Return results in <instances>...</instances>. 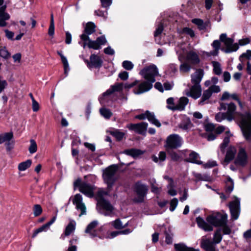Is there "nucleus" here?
I'll list each match as a JSON object with an SVG mask.
<instances>
[{
	"instance_id": "nucleus-1",
	"label": "nucleus",
	"mask_w": 251,
	"mask_h": 251,
	"mask_svg": "<svg viewBox=\"0 0 251 251\" xmlns=\"http://www.w3.org/2000/svg\"><path fill=\"white\" fill-rule=\"evenodd\" d=\"M227 218L226 214L217 213L207 217L206 221L209 224L200 217L196 218V222L198 226L205 231L213 230V226L218 227L214 235H221V231L224 234H230L233 233L230 227L227 224Z\"/></svg>"
},
{
	"instance_id": "nucleus-2",
	"label": "nucleus",
	"mask_w": 251,
	"mask_h": 251,
	"mask_svg": "<svg viewBox=\"0 0 251 251\" xmlns=\"http://www.w3.org/2000/svg\"><path fill=\"white\" fill-rule=\"evenodd\" d=\"M118 170L117 165H113L103 170L102 177L104 183L107 184L108 190H112L113 186L117 177L116 176Z\"/></svg>"
},
{
	"instance_id": "nucleus-3",
	"label": "nucleus",
	"mask_w": 251,
	"mask_h": 251,
	"mask_svg": "<svg viewBox=\"0 0 251 251\" xmlns=\"http://www.w3.org/2000/svg\"><path fill=\"white\" fill-rule=\"evenodd\" d=\"M240 127L245 138L247 140L251 138V114L246 112L241 116Z\"/></svg>"
},
{
	"instance_id": "nucleus-4",
	"label": "nucleus",
	"mask_w": 251,
	"mask_h": 251,
	"mask_svg": "<svg viewBox=\"0 0 251 251\" xmlns=\"http://www.w3.org/2000/svg\"><path fill=\"white\" fill-rule=\"evenodd\" d=\"M182 143V138L178 135L174 134L169 135L167 138L164 146L166 151H169L170 150L179 148Z\"/></svg>"
},
{
	"instance_id": "nucleus-5",
	"label": "nucleus",
	"mask_w": 251,
	"mask_h": 251,
	"mask_svg": "<svg viewBox=\"0 0 251 251\" xmlns=\"http://www.w3.org/2000/svg\"><path fill=\"white\" fill-rule=\"evenodd\" d=\"M139 74L146 80H149L154 83L155 81V76L158 75V73L156 66L154 65H151L144 68L140 71Z\"/></svg>"
},
{
	"instance_id": "nucleus-6",
	"label": "nucleus",
	"mask_w": 251,
	"mask_h": 251,
	"mask_svg": "<svg viewBox=\"0 0 251 251\" xmlns=\"http://www.w3.org/2000/svg\"><path fill=\"white\" fill-rule=\"evenodd\" d=\"M135 191L137 196L134 198V201L136 202H143L148 191L147 185L137 182L135 186Z\"/></svg>"
},
{
	"instance_id": "nucleus-7",
	"label": "nucleus",
	"mask_w": 251,
	"mask_h": 251,
	"mask_svg": "<svg viewBox=\"0 0 251 251\" xmlns=\"http://www.w3.org/2000/svg\"><path fill=\"white\" fill-rule=\"evenodd\" d=\"M219 109L220 110H226L225 114L226 115V119L227 121H231L234 119V114L236 109V106L234 103L232 102L229 103L221 102L220 103Z\"/></svg>"
},
{
	"instance_id": "nucleus-8",
	"label": "nucleus",
	"mask_w": 251,
	"mask_h": 251,
	"mask_svg": "<svg viewBox=\"0 0 251 251\" xmlns=\"http://www.w3.org/2000/svg\"><path fill=\"white\" fill-rule=\"evenodd\" d=\"M222 236H213L212 240L206 239L203 240L201 242V247L206 251H217L215 245L219 243L222 240Z\"/></svg>"
},
{
	"instance_id": "nucleus-9",
	"label": "nucleus",
	"mask_w": 251,
	"mask_h": 251,
	"mask_svg": "<svg viewBox=\"0 0 251 251\" xmlns=\"http://www.w3.org/2000/svg\"><path fill=\"white\" fill-rule=\"evenodd\" d=\"M221 89L219 86L212 85L208 89L204 90L202 95L201 98L199 102V104L202 105L208 103V100L211 97L213 93H218Z\"/></svg>"
},
{
	"instance_id": "nucleus-10",
	"label": "nucleus",
	"mask_w": 251,
	"mask_h": 251,
	"mask_svg": "<svg viewBox=\"0 0 251 251\" xmlns=\"http://www.w3.org/2000/svg\"><path fill=\"white\" fill-rule=\"evenodd\" d=\"M220 39L226 46L225 52L226 53L236 51L239 48L238 45L236 43L233 44V40L230 38H227L226 34H222L220 35Z\"/></svg>"
},
{
	"instance_id": "nucleus-11",
	"label": "nucleus",
	"mask_w": 251,
	"mask_h": 251,
	"mask_svg": "<svg viewBox=\"0 0 251 251\" xmlns=\"http://www.w3.org/2000/svg\"><path fill=\"white\" fill-rule=\"evenodd\" d=\"M202 89L201 85L192 84L189 88L185 91V94L193 98L195 100L198 99L201 95Z\"/></svg>"
},
{
	"instance_id": "nucleus-12",
	"label": "nucleus",
	"mask_w": 251,
	"mask_h": 251,
	"mask_svg": "<svg viewBox=\"0 0 251 251\" xmlns=\"http://www.w3.org/2000/svg\"><path fill=\"white\" fill-rule=\"evenodd\" d=\"M148 126L147 123L141 122L138 124H131L128 125L127 127L129 130H133L138 134L145 135Z\"/></svg>"
},
{
	"instance_id": "nucleus-13",
	"label": "nucleus",
	"mask_w": 251,
	"mask_h": 251,
	"mask_svg": "<svg viewBox=\"0 0 251 251\" xmlns=\"http://www.w3.org/2000/svg\"><path fill=\"white\" fill-rule=\"evenodd\" d=\"M97 207L98 209H103L106 211L103 213L105 216H108L111 213L113 209V206L110 202L104 199H100L97 200Z\"/></svg>"
},
{
	"instance_id": "nucleus-14",
	"label": "nucleus",
	"mask_w": 251,
	"mask_h": 251,
	"mask_svg": "<svg viewBox=\"0 0 251 251\" xmlns=\"http://www.w3.org/2000/svg\"><path fill=\"white\" fill-rule=\"evenodd\" d=\"M73 202L75 205L76 208L81 211L79 215V217L86 214V207L85 204L82 202V197L81 195L79 194L75 195L73 200Z\"/></svg>"
},
{
	"instance_id": "nucleus-15",
	"label": "nucleus",
	"mask_w": 251,
	"mask_h": 251,
	"mask_svg": "<svg viewBox=\"0 0 251 251\" xmlns=\"http://www.w3.org/2000/svg\"><path fill=\"white\" fill-rule=\"evenodd\" d=\"M232 218L237 220L240 214V201L238 199L230 202L229 204Z\"/></svg>"
},
{
	"instance_id": "nucleus-16",
	"label": "nucleus",
	"mask_w": 251,
	"mask_h": 251,
	"mask_svg": "<svg viewBox=\"0 0 251 251\" xmlns=\"http://www.w3.org/2000/svg\"><path fill=\"white\" fill-rule=\"evenodd\" d=\"M149 80L142 82L133 90L134 93L139 95L149 91L152 87V83Z\"/></svg>"
},
{
	"instance_id": "nucleus-17",
	"label": "nucleus",
	"mask_w": 251,
	"mask_h": 251,
	"mask_svg": "<svg viewBox=\"0 0 251 251\" xmlns=\"http://www.w3.org/2000/svg\"><path fill=\"white\" fill-rule=\"evenodd\" d=\"M95 187L86 182H83L79 188V191L89 198L94 196V191Z\"/></svg>"
},
{
	"instance_id": "nucleus-18",
	"label": "nucleus",
	"mask_w": 251,
	"mask_h": 251,
	"mask_svg": "<svg viewBox=\"0 0 251 251\" xmlns=\"http://www.w3.org/2000/svg\"><path fill=\"white\" fill-rule=\"evenodd\" d=\"M204 75L202 69H197L194 73L191 75V82L192 84L201 85L200 83Z\"/></svg>"
},
{
	"instance_id": "nucleus-19",
	"label": "nucleus",
	"mask_w": 251,
	"mask_h": 251,
	"mask_svg": "<svg viewBox=\"0 0 251 251\" xmlns=\"http://www.w3.org/2000/svg\"><path fill=\"white\" fill-rule=\"evenodd\" d=\"M247 153L244 149L241 148L239 151L235 163L238 165L244 166L247 164Z\"/></svg>"
},
{
	"instance_id": "nucleus-20",
	"label": "nucleus",
	"mask_w": 251,
	"mask_h": 251,
	"mask_svg": "<svg viewBox=\"0 0 251 251\" xmlns=\"http://www.w3.org/2000/svg\"><path fill=\"white\" fill-rule=\"evenodd\" d=\"M13 134L12 132H7L0 134V144L6 142L7 149L10 150L9 146L10 145V141L13 138Z\"/></svg>"
},
{
	"instance_id": "nucleus-21",
	"label": "nucleus",
	"mask_w": 251,
	"mask_h": 251,
	"mask_svg": "<svg viewBox=\"0 0 251 251\" xmlns=\"http://www.w3.org/2000/svg\"><path fill=\"white\" fill-rule=\"evenodd\" d=\"M123 84L122 83H117L114 85L111 86L103 94V96L110 95L115 92H120L123 90Z\"/></svg>"
},
{
	"instance_id": "nucleus-22",
	"label": "nucleus",
	"mask_w": 251,
	"mask_h": 251,
	"mask_svg": "<svg viewBox=\"0 0 251 251\" xmlns=\"http://www.w3.org/2000/svg\"><path fill=\"white\" fill-rule=\"evenodd\" d=\"M189 99L186 97H181L179 100L178 103L176 105V107H171L172 110H183L184 109L185 106L188 104Z\"/></svg>"
},
{
	"instance_id": "nucleus-23",
	"label": "nucleus",
	"mask_w": 251,
	"mask_h": 251,
	"mask_svg": "<svg viewBox=\"0 0 251 251\" xmlns=\"http://www.w3.org/2000/svg\"><path fill=\"white\" fill-rule=\"evenodd\" d=\"M56 219V216H54L49 222L35 230L33 233V235H36L41 232L46 231L49 230L50 226L55 221Z\"/></svg>"
},
{
	"instance_id": "nucleus-24",
	"label": "nucleus",
	"mask_w": 251,
	"mask_h": 251,
	"mask_svg": "<svg viewBox=\"0 0 251 251\" xmlns=\"http://www.w3.org/2000/svg\"><path fill=\"white\" fill-rule=\"evenodd\" d=\"M90 60L91 61V68H100L102 66V60L99 56L95 54H93L90 56Z\"/></svg>"
},
{
	"instance_id": "nucleus-25",
	"label": "nucleus",
	"mask_w": 251,
	"mask_h": 251,
	"mask_svg": "<svg viewBox=\"0 0 251 251\" xmlns=\"http://www.w3.org/2000/svg\"><path fill=\"white\" fill-rule=\"evenodd\" d=\"M199 155L195 151H192L189 154V157L185 160L186 162L201 165L202 164V161L199 160Z\"/></svg>"
},
{
	"instance_id": "nucleus-26",
	"label": "nucleus",
	"mask_w": 251,
	"mask_h": 251,
	"mask_svg": "<svg viewBox=\"0 0 251 251\" xmlns=\"http://www.w3.org/2000/svg\"><path fill=\"white\" fill-rule=\"evenodd\" d=\"M236 152V150L234 147H230L226 151L224 161L228 163L234 158Z\"/></svg>"
},
{
	"instance_id": "nucleus-27",
	"label": "nucleus",
	"mask_w": 251,
	"mask_h": 251,
	"mask_svg": "<svg viewBox=\"0 0 251 251\" xmlns=\"http://www.w3.org/2000/svg\"><path fill=\"white\" fill-rule=\"evenodd\" d=\"M186 59L193 64H197L200 61L197 53L192 50L189 51L187 53Z\"/></svg>"
},
{
	"instance_id": "nucleus-28",
	"label": "nucleus",
	"mask_w": 251,
	"mask_h": 251,
	"mask_svg": "<svg viewBox=\"0 0 251 251\" xmlns=\"http://www.w3.org/2000/svg\"><path fill=\"white\" fill-rule=\"evenodd\" d=\"M124 153L135 158L143 154L144 153V151L139 149H131L125 150L124 151Z\"/></svg>"
},
{
	"instance_id": "nucleus-29",
	"label": "nucleus",
	"mask_w": 251,
	"mask_h": 251,
	"mask_svg": "<svg viewBox=\"0 0 251 251\" xmlns=\"http://www.w3.org/2000/svg\"><path fill=\"white\" fill-rule=\"evenodd\" d=\"M151 158L155 163L160 164L166 160V153L165 151H161L159 152L158 157L152 155Z\"/></svg>"
},
{
	"instance_id": "nucleus-30",
	"label": "nucleus",
	"mask_w": 251,
	"mask_h": 251,
	"mask_svg": "<svg viewBox=\"0 0 251 251\" xmlns=\"http://www.w3.org/2000/svg\"><path fill=\"white\" fill-rule=\"evenodd\" d=\"M76 223L74 220H71L69 224L67 226L65 230V235H69L73 234L75 229Z\"/></svg>"
},
{
	"instance_id": "nucleus-31",
	"label": "nucleus",
	"mask_w": 251,
	"mask_h": 251,
	"mask_svg": "<svg viewBox=\"0 0 251 251\" xmlns=\"http://www.w3.org/2000/svg\"><path fill=\"white\" fill-rule=\"evenodd\" d=\"M175 248L176 251H200L199 249L188 248L185 244L182 243L175 244Z\"/></svg>"
},
{
	"instance_id": "nucleus-32",
	"label": "nucleus",
	"mask_w": 251,
	"mask_h": 251,
	"mask_svg": "<svg viewBox=\"0 0 251 251\" xmlns=\"http://www.w3.org/2000/svg\"><path fill=\"white\" fill-rule=\"evenodd\" d=\"M147 113H148L147 119L152 124L155 125L157 127H160L161 126V123L159 121L155 118V115L153 113L147 110Z\"/></svg>"
},
{
	"instance_id": "nucleus-33",
	"label": "nucleus",
	"mask_w": 251,
	"mask_h": 251,
	"mask_svg": "<svg viewBox=\"0 0 251 251\" xmlns=\"http://www.w3.org/2000/svg\"><path fill=\"white\" fill-rule=\"evenodd\" d=\"M31 163L32 161L30 159L21 162L18 165V170L20 171H24L30 167Z\"/></svg>"
},
{
	"instance_id": "nucleus-34",
	"label": "nucleus",
	"mask_w": 251,
	"mask_h": 251,
	"mask_svg": "<svg viewBox=\"0 0 251 251\" xmlns=\"http://www.w3.org/2000/svg\"><path fill=\"white\" fill-rule=\"evenodd\" d=\"M95 27L96 26L94 23L89 22L86 24L84 32L90 35L95 32Z\"/></svg>"
},
{
	"instance_id": "nucleus-35",
	"label": "nucleus",
	"mask_w": 251,
	"mask_h": 251,
	"mask_svg": "<svg viewBox=\"0 0 251 251\" xmlns=\"http://www.w3.org/2000/svg\"><path fill=\"white\" fill-rule=\"evenodd\" d=\"M128 225L126 223L125 224H123L122 221L120 219H117L115 221L111 222V225L116 229H122L126 227Z\"/></svg>"
},
{
	"instance_id": "nucleus-36",
	"label": "nucleus",
	"mask_w": 251,
	"mask_h": 251,
	"mask_svg": "<svg viewBox=\"0 0 251 251\" xmlns=\"http://www.w3.org/2000/svg\"><path fill=\"white\" fill-rule=\"evenodd\" d=\"M212 64L214 74L216 75H220L222 74V68L220 63L217 61H212Z\"/></svg>"
},
{
	"instance_id": "nucleus-37",
	"label": "nucleus",
	"mask_w": 251,
	"mask_h": 251,
	"mask_svg": "<svg viewBox=\"0 0 251 251\" xmlns=\"http://www.w3.org/2000/svg\"><path fill=\"white\" fill-rule=\"evenodd\" d=\"M57 53L58 55H60V57H61V61L63 64V66H64V73L67 75V72L69 70V64H68V61H67V58H66V57H65L62 53L60 51H57Z\"/></svg>"
},
{
	"instance_id": "nucleus-38",
	"label": "nucleus",
	"mask_w": 251,
	"mask_h": 251,
	"mask_svg": "<svg viewBox=\"0 0 251 251\" xmlns=\"http://www.w3.org/2000/svg\"><path fill=\"white\" fill-rule=\"evenodd\" d=\"M162 188L161 187H158V185L156 184V181L153 179L151 181V191L152 192L156 194H159L161 192Z\"/></svg>"
},
{
	"instance_id": "nucleus-39",
	"label": "nucleus",
	"mask_w": 251,
	"mask_h": 251,
	"mask_svg": "<svg viewBox=\"0 0 251 251\" xmlns=\"http://www.w3.org/2000/svg\"><path fill=\"white\" fill-rule=\"evenodd\" d=\"M179 127L183 130H188L192 127V124L190 120L187 119L182 122L179 124Z\"/></svg>"
},
{
	"instance_id": "nucleus-40",
	"label": "nucleus",
	"mask_w": 251,
	"mask_h": 251,
	"mask_svg": "<svg viewBox=\"0 0 251 251\" xmlns=\"http://www.w3.org/2000/svg\"><path fill=\"white\" fill-rule=\"evenodd\" d=\"M6 5H4L0 7V19L3 20H8L10 18L9 15L5 12Z\"/></svg>"
},
{
	"instance_id": "nucleus-41",
	"label": "nucleus",
	"mask_w": 251,
	"mask_h": 251,
	"mask_svg": "<svg viewBox=\"0 0 251 251\" xmlns=\"http://www.w3.org/2000/svg\"><path fill=\"white\" fill-rule=\"evenodd\" d=\"M234 183L233 180L230 177L227 178L226 182V192L229 194L233 190Z\"/></svg>"
},
{
	"instance_id": "nucleus-42",
	"label": "nucleus",
	"mask_w": 251,
	"mask_h": 251,
	"mask_svg": "<svg viewBox=\"0 0 251 251\" xmlns=\"http://www.w3.org/2000/svg\"><path fill=\"white\" fill-rule=\"evenodd\" d=\"M0 56L4 59H8L10 57V53L5 47H0Z\"/></svg>"
},
{
	"instance_id": "nucleus-43",
	"label": "nucleus",
	"mask_w": 251,
	"mask_h": 251,
	"mask_svg": "<svg viewBox=\"0 0 251 251\" xmlns=\"http://www.w3.org/2000/svg\"><path fill=\"white\" fill-rule=\"evenodd\" d=\"M98 224V223L96 221L92 222L88 225L85 230V232L88 234L91 233L94 230L95 228L97 226Z\"/></svg>"
},
{
	"instance_id": "nucleus-44",
	"label": "nucleus",
	"mask_w": 251,
	"mask_h": 251,
	"mask_svg": "<svg viewBox=\"0 0 251 251\" xmlns=\"http://www.w3.org/2000/svg\"><path fill=\"white\" fill-rule=\"evenodd\" d=\"M111 191V190L109 191L107 188L106 191L104 190L103 189H100L97 194V200L103 199V197L108 195Z\"/></svg>"
},
{
	"instance_id": "nucleus-45",
	"label": "nucleus",
	"mask_w": 251,
	"mask_h": 251,
	"mask_svg": "<svg viewBox=\"0 0 251 251\" xmlns=\"http://www.w3.org/2000/svg\"><path fill=\"white\" fill-rule=\"evenodd\" d=\"M226 136L224 138L223 142L221 145V150H222V151H224V149H225V148L227 146V145L229 143V141H230L229 140V137H230L229 131H226Z\"/></svg>"
},
{
	"instance_id": "nucleus-46",
	"label": "nucleus",
	"mask_w": 251,
	"mask_h": 251,
	"mask_svg": "<svg viewBox=\"0 0 251 251\" xmlns=\"http://www.w3.org/2000/svg\"><path fill=\"white\" fill-rule=\"evenodd\" d=\"M100 112L101 115L106 119H109L112 115V112L109 109L105 108L100 109Z\"/></svg>"
},
{
	"instance_id": "nucleus-47",
	"label": "nucleus",
	"mask_w": 251,
	"mask_h": 251,
	"mask_svg": "<svg viewBox=\"0 0 251 251\" xmlns=\"http://www.w3.org/2000/svg\"><path fill=\"white\" fill-rule=\"evenodd\" d=\"M33 214L35 217L38 216L41 214L43 210L42 208L39 204H35L33 208Z\"/></svg>"
},
{
	"instance_id": "nucleus-48",
	"label": "nucleus",
	"mask_w": 251,
	"mask_h": 251,
	"mask_svg": "<svg viewBox=\"0 0 251 251\" xmlns=\"http://www.w3.org/2000/svg\"><path fill=\"white\" fill-rule=\"evenodd\" d=\"M190 65L186 62L181 64L179 68L180 71L181 73H187L190 70Z\"/></svg>"
},
{
	"instance_id": "nucleus-49",
	"label": "nucleus",
	"mask_w": 251,
	"mask_h": 251,
	"mask_svg": "<svg viewBox=\"0 0 251 251\" xmlns=\"http://www.w3.org/2000/svg\"><path fill=\"white\" fill-rule=\"evenodd\" d=\"M30 145L29 147V151L30 153H33L37 151V144L33 139L30 140Z\"/></svg>"
},
{
	"instance_id": "nucleus-50",
	"label": "nucleus",
	"mask_w": 251,
	"mask_h": 251,
	"mask_svg": "<svg viewBox=\"0 0 251 251\" xmlns=\"http://www.w3.org/2000/svg\"><path fill=\"white\" fill-rule=\"evenodd\" d=\"M77 239L76 238L73 239L70 241V247L68 248V251H76V244Z\"/></svg>"
},
{
	"instance_id": "nucleus-51",
	"label": "nucleus",
	"mask_w": 251,
	"mask_h": 251,
	"mask_svg": "<svg viewBox=\"0 0 251 251\" xmlns=\"http://www.w3.org/2000/svg\"><path fill=\"white\" fill-rule=\"evenodd\" d=\"M192 23L198 25L200 29H203L205 28V25L203 21L200 19H194L192 20Z\"/></svg>"
},
{
	"instance_id": "nucleus-52",
	"label": "nucleus",
	"mask_w": 251,
	"mask_h": 251,
	"mask_svg": "<svg viewBox=\"0 0 251 251\" xmlns=\"http://www.w3.org/2000/svg\"><path fill=\"white\" fill-rule=\"evenodd\" d=\"M87 46L89 48L93 49L94 50H99L100 49L96 40H89V42H88Z\"/></svg>"
},
{
	"instance_id": "nucleus-53",
	"label": "nucleus",
	"mask_w": 251,
	"mask_h": 251,
	"mask_svg": "<svg viewBox=\"0 0 251 251\" xmlns=\"http://www.w3.org/2000/svg\"><path fill=\"white\" fill-rule=\"evenodd\" d=\"M122 66L126 70H131L134 67L133 64L131 61L127 60L123 62Z\"/></svg>"
},
{
	"instance_id": "nucleus-54",
	"label": "nucleus",
	"mask_w": 251,
	"mask_h": 251,
	"mask_svg": "<svg viewBox=\"0 0 251 251\" xmlns=\"http://www.w3.org/2000/svg\"><path fill=\"white\" fill-rule=\"evenodd\" d=\"M225 119H226V115L225 113L219 112L215 115V119L218 122H221Z\"/></svg>"
},
{
	"instance_id": "nucleus-55",
	"label": "nucleus",
	"mask_w": 251,
	"mask_h": 251,
	"mask_svg": "<svg viewBox=\"0 0 251 251\" xmlns=\"http://www.w3.org/2000/svg\"><path fill=\"white\" fill-rule=\"evenodd\" d=\"M112 135H113L118 140L120 141L123 138L125 133L119 131H115L112 133Z\"/></svg>"
},
{
	"instance_id": "nucleus-56",
	"label": "nucleus",
	"mask_w": 251,
	"mask_h": 251,
	"mask_svg": "<svg viewBox=\"0 0 251 251\" xmlns=\"http://www.w3.org/2000/svg\"><path fill=\"white\" fill-rule=\"evenodd\" d=\"M96 41L100 48H101L100 46L101 45H105L107 42V41L104 36H101L99 37H98L96 39Z\"/></svg>"
},
{
	"instance_id": "nucleus-57",
	"label": "nucleus",
	"mask_w": 251,
	"mask_h": 251,
	"mask_svg": "<svg viewBox=\"0 0 251 251\" xmlns=\"http://www.w3.org/2000/svg\"><path fill=\"white\" fill-rule=\"evenodd\" d=\"M178 204V200L176 198H174L171 200L170 202V210L171 211H173L176 207L177 206Z\"/></svg>"
},
{
	"instance_id": "nucleus-58",
	"label": "nucleus",
	"mask_w": 251,
	"mask_h": 251,
	"mask_svg": "<svg viewBox=\"0 0 251 251\" xmlns=\"http://www.w3.org/2000/svg\"><path fill=\"white\" fill-rule=\"evenodd\" d=\"M169 155L171 158V159L174 161H177L180 158V156L175 151L170 152Z\"/></svg>"
},
{
	"instance_id": "nucleus-59",
	"label": "nucleus",
	"mask_w": 251,
	"mask_h": 251,
	"mask_svg": "<svg viewBox=\"0 0 251 251\" xmlns=\"http://www.w3.org/2000/svg\"><path fill=\"white\" fill-rule=\"evenodd\" d=\"M203 167L204 168H211L217 165V164L215 161H209L208 162L205 164H202Z\"/></svg>"
},
{
	"instance_id": "nucleus-60",
	"label": "nucleus",
	"mask_w": 251,
	"mask_h": 251,
	"mask_svg": "<svg viewBox=\"0 0 251 251\" xmlns=\"http://www.w3.org/2000/svg\"><path fill=\"white\" fill-rule=\"evenodd\" d=\"M7 85L6 80L2 79V77L0 75V93L3 91Z\"/></svg>"
},
{
	"instance_id": "nucleus-61",
	"label": "nucleus",
	"mask_w": 251,
	"mask_h": 251,
	"mask_svg": "<svg viewBox=\"0 0 251 251\" xmlns=\"http://www.w3.org/2000/svg\"><path fill=\"white\" fill-rule=\"evenodd\" d=\"M131 232V230L130 229H126L125 230H122L121 231H115L111 233V235H117L119 234H128L130 233Z\"/></svg>"
},
{
	"instance_id": "nucleus-62",
	"label": "nucleus",
	"mask_w": 251,
	"mask_h": 251,
	"mask_svg": "<svg viewBox=\"0 0 251 251\" xmlns=\"http://www.w3.org/2000/svg\"><path fill=\"white\" fill-rule=\"evenodd\" d=\"M183 32L190 35L191 37H194L195 35L194 31L192 29L188 27L184 28Z\"/></svg>"
},
{
	"instance_id": "nucleus-63",
	"label": "nucleus",
	"mask_w": 251,
	"mask_h": 251,
	"mask_svg": "<svg viewBox=\"0 0 251 251\" xmlns=\"http://www.w3.org/2000/svg\"><path fill=\"white\" fill-rule=\"evenodd\" d=\"M194 176L198 180H208V176H206V175L202 176L201 174L196 173V174H195Z\"/></svg>"
},
{
	"instance_id": "nucleus-64",
	"label": "nucleus",
	"mask_w": 251,
	"mask_h": 251,
	"mask_svg": "<svg viewBox=\"0 0 251 251\" xmlns=\"http://www.w3.org/2000/svg\"><path fill=\"white\" fill-rule=\"evenodd\" d=\"M240 57H245L248 60V61H251V50H248L246 52L243 53Z\"/></svg>"
}]
</instances>
